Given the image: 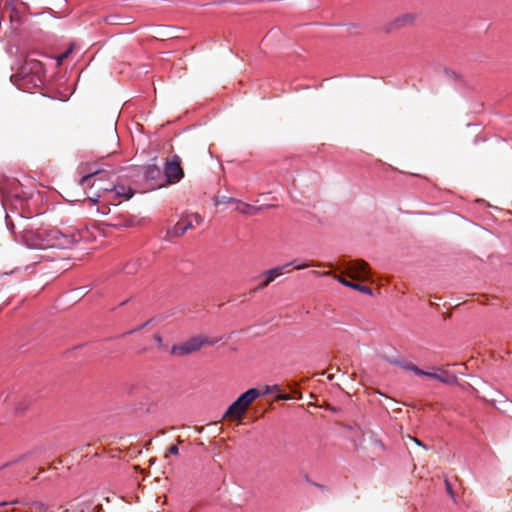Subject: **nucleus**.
Here are the masks:
<instances>
[{"label": "nucleus", "instance_id": "obj_1", "mask_svg": "<svg viewBox=\"0 0 512 512\" xmlns=\"http://www.w3.org/2000/svg\"><path fill=\"white\" fill-rule=\"evenodd\" d=\"M20 231L23 243L32 249L61 248L73 246L79 240L78 233L63 232L58 228L40 229L29 219H23Z\"/></svg>", "mask_w": 512, "mask_h": 512}, {"label": "nucleus", "instance_id": "obj_2", "mask_svg": "<svg viewBox=\"0 0 512 512\" xmlns=\"http://www.w3.org/2000/svg\"><path fill=\"white\" fill-rule=\"evenodd\" d=\"M271 396L272 400L270 402L259 404L257 412L264 414L269 411H279L287 414H294L296 416H303L305 414H310L314 416L317 414L316 411H310L302 404H285L282 402L301 398V394L296 391L293 394H288L282 392V390L279 388V391L275 392L274 394H271Z\"/></svg>", "mask_w": 512, "mask_h": 512}, {"label": "nucleus", "instance_id": "obj_3", "mask_svg": "<svg viewBox=\"0 0 512 512\" xmlns=\"http://www.w3.org/2000/svg\"><path fill=\"white\" fill-rule=\"evenodd\" d=\"M279 391L278 385L254 387L243 392L223 413L222 416H244L248 408L257 399Z\"/></svg>", "mask_w": 512, "mask_h": 512}, {"label": "nucleus", "instance_id": "obj_4", "mask_svg": "<svg viewBox=\"0 0 512 512\" xmlns=\"http://www.w3.org/2000/svg\"><path fill=\"white\" fill-rule=\"evenodd\" d=\"M220 340V337L211 338L206 335H196L179 345H174L171 349V353L177 356H185L201 350L206 345L212 346Z\"/></svg>", "mask_w": 512, "mask_h": 512}, {"label": "nucleus", "instance_id": "obj_5", "mask_svg": "<svg viewBox=\"0 0 512 512\" xmlns=\"http://www.w3.org/2000/svg\"><path fill=\"white\" fill-rule=\"evenodd\" d=\"M292 265H294V268L297 269V270L305 269V268L311 267V266H315V267L331 266V264H325V263H322V262H318L316 264L310 263V264L296 265V261H292V262L287 263V264H285L283 266H277V267H274L272 269H269V270L263 272L260 275V278L262 279V281L254 288V291H258V290H261V289L267 287L277 277L281 276L285 272H289L290 270H287V269L289 267H291Z\"/></svg>", "mask_w": 512, "mask_h": 512}, {"label": "nucleus", "instance_id": "obj_6", "mask_svg": "<svg viewBox=\"0 0 512 512\" xmlns=\"http://www.w3.org/2000/svg\"><path fill=\"white\" fill-rule=\"evenodd\" d=\"M342 266L351 279L366 280L369 278L370 268L368 263L363 260L343 262Z\"/></svg>", "mask_w": 512, "mask_h": 512}, {"label": "nucleus", "instance_id": "obj_7", "mask_svg": "<svg viewBox=\"0 0 512 512\" xmlns=\"http://www.w3.org/2000/svg\"><path fill=\"white\" fill-rule=\"evenodd\" d=\"M104 174L103 171H96L81 178L80 184L83 187L90 186L91 190L96 187V191H91L88 196L89 200L92 202H97L98 198L102 196L100 192H103V190H99V186H104L102 184Z\"/></svg>", "mask_w": 512, "mask_h": 512}, {"label": "nucleus", "instance_id": "obj_8", "mask_svg": "<svg viewBox=\"0 0 512 512\" xmlns=\"http://www.w3.org/2000/svg\"><path fill=\"white\" fill-rule=\"evenodd\" d=\"M163 172L165 184L179 182L184 174L179 156L175 155L171 161H167Z\"/></svg>", "mask_w": 512, "mask_h": 512}, {"label": "nucleus", "instance_id": "obj_9", "mask_svg": "<svg viewBox=\"0 0 512 512\" xmlns=\"http://www.w3.org/2000/svg\"><path fill=\"white\" fill-rule=\"evenodd\" d=\"M146 181L150 182V187L155 189L165 184L164 172L156 164H149L141 169Z\"/></svg>", "mask_w": 512, "mask_h": 512}, {"label": "nucleus", "instance_id": "obj_10", "mask_svg": "<svg viewBox=\"0 0 512 512\" xmlns=\"http://www.w3.org/2000/svg\"><path fill=\"white\" fill-rule=\"evenodd\" d=\"M43 65L40 61L30 59L21 66L19 73L12 76V79L21 77L25 79L29 74H33L40 81V74L42 73Z\"/></svg>", "mask_w": 512, "mask_h": 512}, {"label": "nucleus", "instance_id": "obj_11", "mask_svg": "<svg viewBox=\"0 0 512 512\" xmlns=\"http://www.w3.org/2000/svg\"><path fill=\"white\" fill-rule=\"evenodd\" d=\"M416 19H417L416 13H412V12L404 13V14L396 17L393 21H391L387 25L386 30H387V32H390L393 30L410 27L415 23Z\"/></svg>", "mask_w": 512, "mask_h": 512}, {"label": "nucleus", "instance_id": "obj_12", "mask_svg": "<svg viewBox=\"0 0 512 512\" xmlns=\"http://www.w3.org/2000/svg\"><path fill=\"white\" fill-rule=\"evenodd\" d=\"M108 224L117 228H128L135 225V218L129 213H119L111 216Z\"/></svg>", "mask_w": 512, "mask_h": 512}, {"label": "nucleus", "instance_id": "obj_13", "mask_svg": "<svg viewBox=\"0 0 512 512\" xmlns=\"http://www.w3.org/2000/svg\"><path fill=\"white\" fill-rule=\"evenodd\" d=\"M392 412L393 413H406V414H410V413L429 414V413L441 412V410L438 409V405L425 404V405H421V406L414 405V406H412V410L407 409L405 412H403L402 408L397 407V408H393Z\"/></svg>", "mask_w": 512, "mask_h": 512}, {"label": "nucleus", "instance_id": "obj_14", "mask_svg": "<svg viewBox=\"0 0 512 512\" xmlns=\"http://www.w3.org/2000/svg\"><path fill=\"white\" fill-rule=\"evenodd\" d=\"M99 190H103L104 193H111L115 191V197H124L126 199H130L133 196V191L131 188H126L124 186L116 187L114 185H106L99 186Z\"/></svg>", "mask_w": 512, "mask_h": 512}, {"label": "nucleus", "instance_id": "obj_15", "mask_svg": "<svg viewBox=\"0 0 512 512\" xmlns=\"http://www.w3.org/2000/svg\"><path fill=\"white\" fill-rule=\"evenodd\" d=\"M130 412L134 414H153L156 413V404L147 398L144 401L135 404Z\"/></svg>", "mask_w": 512, "mask_h": 512}, {"label": "nucleus", "instance_id": "obj_16", "mask_svg": "<svg viewBox=\"0 0 512 512\" xmlns=\"http://www.w3.org/2000/svg\"><path fill=\"white\" fill-rule=\"evenodd\" d=\"M333 278L336 279L341 284H343L344 286H347V287H350L352 289L358 290V291H360V292H362L364 294H368V295L372 294V289L370 287H368V286L348 281L344 277H342L340 275H337V274L333 275Z\"/></svg>", "mask_w": 512, "mask_h": 512}, {"label": "nucleus", "instance_id": "obj_17", "mask_svg": "<svg viewBox=\"0 0 512 512\" xmlns=\"http://www.w3.org/2000/svg\"><path fill=\"white\" fill-rule=\"evenodd\" d=\"M193 228L191 222H184L183 219L178 221L172 229L168 231L169 237H179L183 235L188 229Z\"/></svg>", "mask_w": 512, "mask_h": 512}, {"label": "nucleus", "instance_id": "obj_18", "mask_svg": "<svg viewBox=\"0 0 512 512\" xmlns=\"http://www.w3.org/2000/svg\"><path fill=\"white\" fill-rule=\"evenodd\" d=\"M6 401H8L10 404L14 405L15 412L17 413H23L27 410L30 402L29 401H22L17 394H11L7 396Z\"/></svg>", "mask_w": 512, "mask_h": 512}, {"label": "nucleus", "instance_id": "obj_19", "mask_svg": "<svg viewBox=\"0 0 512 512\" xmlns=\"http://www.w3.org/2000/svg\"><path fill=\"white\" fill-rule=\"evenodd\" d=\"M425 376H427L429 378H432V379H437V380H439V381H441L443 383H446V384H455V383H457V377L455 375L449 374L446 371H443L440 374L432 373V372H426Z\"/></svg>", "mask_w": 512, "mask_h": 512}, {"label": "nucleus", "instance_id": "obj_20", "mask_svg": "<svg viewBox=\"0 0 512 512\" xmlns=\"http://www.w3.org/2000/svg\"><path fill=\"white\" fill-rule=\"evenodd\" d=\"M235 205V210L244 215L256 214L262 209V207H255L238 199L236 200Z\"/></svg>", "mask_w": 512, "mask_h": 512}, {"label": "nucleus", "instance_id": "obj_21", "mask_svg": "<svg viewBox=\"0 0 512 512\" xmlns=\"http://www.w3.org/2000/svg\"><path fill=\"white\" fill-rule=\"evenodd\" d=\"M361 435L362 431L360 427L350 425L347 426V432L345 433V436L350 440L357 442V440L360 439Z\"/></svg>", "mask_w": 512, "mask_h": 512}, {"label": "nucleus", "instance_id": "obj_22", "mask_svg": "<svg viewBox=\"0 0 512 512\" xmlns=\"http://www.w3.org/2000/svg\"><path fill=\"white\" fill-rule=\"evenodd\" d=\"M28 506L32 508V512H48L49 506L43 502L32 501Z\"/></svg>", "mask_w": 512, "mask_h": 512}, {"label": "nucleus", "instance_id": "obj_23", "mask_svg": "<svg viewBox=\"0 0 512 512\" xmlns=\"http://www.w3.org/2000/svg\"><path fill=\"white\" fill-rule=\"evenodd\" d=\"M184 222H191L193 224V227L195 225H200L203 222V217L198 213H193L188 215L185 219H183Z\"/></svg>", "mask_w": 512, "mask_h": 512}, {"label": "nucleus", "instance_id": "obj_24", "mask_svg": "<svg viewBox=\"0 0 512 512\" xmlns=\"http://www.w3.org/2000/svg\"><path fill=\"white\" fill-rule=\"evenodd\" d=\"M501 405V407H497L499 413H512V401L504 400L503 402H501Z\"/></svg>", "mask_w": 512, "mask_h": 512}, {"label": "nucleus", "instance_id": "obj_25", "mask_svg": "<svg viewBox=\"0 0 512 512\" xmlns=\"http://www.w3.org/2000/svg\"><path fill=\"white\" fill-rule=\"evenodd\" d=\"M237 199L235 198H232V197H226V196H223V197H217L215 199V204L216 205H219V204H222V203H234L236 202Z\"/></svg>", "mask_w": 512, "mask_h": 512}, {"label": "nucleus", "instance_id": "obj_26", "mask_svg": "<svg viewBox=\"0 0 512 512\" xmlns=\"http://www.w3.org/2000/svg\"><path fill=\"white\" fill-rule=\"evenodd\" d=\"M405 368L413 371L417 375L425 376V374H426V371L421 370L420 368H418L417 366H415L413 364L406 365Z\"/></svg>", "mask_w": 512, "mask_h": 512}, {"label": "nucleus", "instance_id": "obj_27", "mask_svg": "<svg viewBox=\"0 0 512 512\" xmlns=\"http://www.w3.org/2000/svg\"><path fill=\"white\" fill-rule=\"evenodd\" d=\"M405 368L413 371L417 375L425 376V374H426V371L421 370L420 368H418L417 366H415L413 364L406 365Z\"/></svg>", "mask_w": 512, "mask_h": 512}, {"label": "nucleus", "instance_id": "obj_28", "mask_svg": "<svg viewBox=\"0 0 512 512\" xmlns=\"http://www.w3.org/2000/svg\"><path fill=\"white\" fill-rule=\"evenodd\" d=\"M137 267H138V264L137 263H131V264H128L125 268V272L127 274H134L137 270Z\"/></svg>", "mask_w": 512, "mask_h": 512}, {"label": "nucleus", "instance_id": "obj_29", "mask_svg": "<svg viewBox=\"0 0 512 512\" xmlns=\"http://www.w3.org/2000/svg\"><path fill=\"white\" fill-rule=\"evenodd\" d=\"M445 488H446L447 493L451 496V498L455 499V493L452 489V485L447 479L445 480Z\"/></svg>", "mask_w": 512, "mask_h": 512}, {"label": "nucleus", "instance_id": "obj_30", "mask_svg": "<svg viewBox=\"0 0 512 512\" xmlns=\"http://www.w3.org/2000/svg\"><path fill=\"white\" fill-rule=\"evenodd\" d=\"M26 457H27V455H26V454H23V455L19 456L17 459H15V460H13V461H11V462H7V463H5L1 468H5V467H8V466H10V465H12V464H16V463H18V462H20V461L24 460Z\"/></svg>", "mask_w": 512, "mask_h": 512}, {"label": "nucleus", "instance_id": "obj_31", "mask_svg": "<svg viewBox=\"0 0 512 512\" xmlns=\"http://www.w3.org/2000/svg\"><path fill=\"white\" fill-rule=\"evenodd\" d=\"M8 503H9V505H23V506H28L29 501H22V500H19V499H14V500L8 501Z\"/></svg>", "mask_w": 512, "mask_h": 512}, {"label": "nucleus", "instance_id": "obj_32", "mask_svg": "<svg viewBox=\"0 0 512 512\" xmlns=\"http://www.w3.org/2000/svg\"><path fill=\"white\" fill-rule=\"evenodd\" d=\"M312 275H314L315 277H321V276H333L334 274H332L331 271H326V272L312 271Z\"/></svg>", "mask_w": 512, "mask_h": 512}, {"label": "nucleus", "instance_id": "obj_33", "mask_svg": "<svg viewBox=\"0 0 512 512\" xmlns=\"http://www.w3.org/2000/svg\"><path fill=\"white\" fill-rule=\"evenodd\" d=\"M154 340L157 342L158 346L160 348H163L164 347V344H163V338L161 337V335L159 334H155L154 335Z\"/></svg>", "mask_w": 512, "mask_h": 512}, {"label": "nucleus", "instance_id": "obj_34", "mask_svg": "<svg viewBox=\"0 0 512 512\" xmlns=\"http://www.w3.org/2000/svg\"><path fill=\"white\" fill-rule=\"evenodd\" d=\"M168 453L172 455H177L179 453L177 445H171L168 449Z\"/></svg>", "mask_w": 512, "mask_h": 512}, {"label": "nucleus", "instance_id": "obj_35", "mask_svg": "<svg viewBox=\"0 0 512 512\" xmlns=\"http://www.w3.org/2000/svg\"><path fill=\"white\" fill-rule=\"evenodd\" d=\"M71 52V49H68L66 52L62 53L59 57H58V62L61 63L64 59H66L69 55V53Z\"/></svg>", "mask_w": 512, "mask_h": 512}, {"label": "nucleus", "instance_id": "obj_36", "mask_svg": "<svg viewBox=\"0 0 512 512\" xmlns=\"http://www.w3.org/2000/svg\"><path fill=\"white\" fill-rule=\"evenodd\" d=\"M150 321H151V320H148L146 323H144L143 325L139 326L138 328H135V329H133V330L129 331L127 334H132V333H134V332H136V331H138V330H140V329L144 328L146 325H148V324L150 323Z\"/></svg>", "mask_w": 512, "mask_h": 512}, {"label": "nucleus", "instance_id": "obj_37", "mask_svg": "<svg viewBox=\"0 0 512 512\" xmlns=\"http://www.w3.org/2000/svg\"><path fill=\"white\" fill-rule=\"evenodd\" d=\"M110 134H111L113 139L116 138V128L113 125H111V127H110Z\"/></svg>", "mask_w": 512, "mask_h": 512}, {"label": "nucleus", "instance_id": "obj_38", "mask_svg": "<svg viewBox=\"0 0 512 512\" xmlns=\"http://www.w3.org/2000/svg\"><path fill=\"white\" fill-rule=\"evenodd\" d=\"M98 210H99L102 214H104V215H105V214H108V213L110 212V209H109V207H107V206H103V207L101 208V210H100V209H98Z\"/></svg>", "mask_w": 512, "mask_h": 512}, {"label": "nucleus", "instance_id": "obj_39", "mask_svg": "<svg viewBox=\"0 0 512 512\" xmlns=\"http://www.w3.org/2000/svg\"><path fill=\"white\" fill-rule=\"evenodd\" d=\"M313 485H314L315 487H317V488L321 489V490H325V489H326V487H325L324 485L319 484V483H313Z\"/></svg>", "mask_w": 512, "mask_h": 512}, {"label": "nucleus", "instance_id": "obj_40", "mask_svg": "<svg viewBox=\"0 0 512 512\" xmlns=\"http://www.w3.org/2000/svg\"><path fill=\"white\" fill-rule=\"evenodd\" d=\"M375 444H376V445H378L381 449H384V445L382 444V442H381V441L376 440V441H375Z\"/></svg>", "mask_w": 512, "mask_h": 512}, {"label": "nucleus", "instance_id": "obj_41", "mask_svg": "<svg viewBox=\"0 0 512 512\" xmlns=\"http://www.w3.org/2000/svg\"><path fill=\"white\" fill-rule=\"evenodd\" d=\"M8 505H9L8 501L0 502V507H5V506H8Z\"/></svg>", "mask_w": 512, "mask_h": 512}, {"label": "nucleus", "instance_id": "obj_42", "mask_svg": "<svg viewBox=\"0 0 512 512\" xmlns=\"http://www.w3.org/2000/svg\"><path fill=\"white\" fill-rule=\"evenodd\" d=\"M327 378H328L329 380H332V379L334 378V375H333V374H330V375H328V377H327Z\"/></svg>", "mask_w": 512, "mask_h": 512}, {"label": "nucleus", "instance_id": "obj_43", "mask_svg": "<svg viewBox=\"0 0 512 512\" xmlns=\"http://www.w3.org/2000/svg\"><path fill=\"white\" fill-rule=\"evenodd\" d=\"M414 441L418 444V445H422L420 441H418L417 439H414Z\"/></svg>", "mask_w": 512, "mask_h": 512}, {"label": "nucleus", "instance_id": "obj_44", "mask_svg": "<svg viewBox=\"0 0 512 512\" xmlns=\"http://www.w3.org/2000/svg\"><path fill=\"white\" fill-rule=\"evenodd\" d=\"M331 412L336 413L337 410L335 408H331Z\"/></svg>", "mask_w": 512, "mask_h": 512}, {"label": "nucleus", "instance_id": "obj_45", "mask_svg": "<svg viewBox=\"0 0 512 512\" xmlns=\"http://www.w3.org/2000/svg\"><path fill=\"white\" fill-rule=\"evenodd\" d=\"M309 407H312V408H313V409H315V410H316V409H318V408H317L316 406H314V405H309Z\"/></svg>", "mask_w": 512, "mask_h": 512}]
</instances>
